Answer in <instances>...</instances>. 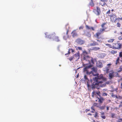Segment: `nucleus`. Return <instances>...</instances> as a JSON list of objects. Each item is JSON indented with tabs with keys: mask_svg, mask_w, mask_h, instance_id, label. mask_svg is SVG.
<instances>
[{
	"mask_svg": "<svg viewBox=\"0 0 122 122\" xmlns=\"http://www.w3.org/2000/svg\"><path fill=\"white\" fill-rule=\"evenodd\" d=\"M83 59L84 60L88 61L89 63L91 64L88 66H86L83 69V72L88 75L90 76L91 77L90 80L91 82H93L92 85V88L93 90L96 89H98L99 87H103L106 85L105 83L104 82L106 80L105 78L102 75L95 76L97 75V74H94V72L96 73L97 72V68L93 67L91 69L92 71L89 72L87 69L91 67L94 63V60L92 57H89L88 56H84Z\"/></svg>",
	"mask_w": 122,
	"mask_h": 122,
	"instance_id": "obj_1",
	"label": "nucleus"
},
{
	"mask_svg": "<svg viewBox=\"0 0 122 122\" xmlns=\"http://www.w3.org/2000/svg\"><path fill=\"white\" fill-rule=\"evenodd\" d=\"M81 81H82L83 82H85V83L86 82L87 85L88 87H89L90 86V85L89 84V81L86 75H85L84 77V78L82 79L81 80Z\"/></svg>",
	"mask_w": 122,
	"mask_h": 122,
	"instance_id": "obj_2",
	"label": "nucleus"
},
{
	"mask_svg": "<svg viewBox=\"0 0 122 122\" xmlns=\"http://www.w3.org/2000/svg\"><path fill=\"white\" fill-rule=\"evenodd\" d=\"M118 75V73L112 71L111 72L109 73V78L110 79H112L113 77L117 76Z\"/></svg>",
	"mask_w": 122,
	"mask_h": 122,
	"instance_id": "obj_3",
	"label": "nucleus"
},
{
	"mask_svg": "<svg viewBox=\"0 0 122 122\" xmlns=\"http://www.w3.org/2000/svg\"><path fill=\"white\" fill-rule=\"evenodd\" d=\"M111 65V64H108L105 68L104 69V71H106L107 73H109L111 72V70L110 69V66Z\"/></svg>",
	"mask_w": 122,
	"mask_h": 122,
	"instance_id": "obj_4",
	"label": "nucleus"
},
{
	"mask_svg": "<svg viewBox=\"0 0 122 122\" xmlns=\"http://www.w3.org/2000/svg\"><path fill=\"white\" fill-rule=\"evenodd\" d=\"M85 41L80 39H77L76 41V43L78 45H81L85 43Z\"/></svg>",
	"mask_w": 122,
	"mask_h": 122,
	"instance_id": "obj_5",
	"label": "nucleus"
},
{
	"mask_svg": "<svg viewBox=\"0 0 122 122\" xmlns=\"http://www.w3.org/2000/svg\"><path fill=\"white\" fill-rule=\"evenodd\" d=\"M111 20L112 22H114L117 20L116 16L114 14H112L109 15Z\"/></svg>",
	"mask_w": 122,
	"mask_h": 122,
	"instance_id": "obj_6",
	"label": "nucleus"
},
{
	"mask_svg": "<svg viewBox=\"0 0 122 122\" xmlns=\"http://www.w3.org/2000/svg\"><path fill=\"white\" fill-rule=\"evenodd\" d=\"M121 47V44L120 43L117 42L115 44V46H114L113 47V48L118 49H120Z\"/></svg>",
	"mask_w": 122,
	"mask_h": 122,
	"instance_id": "obj_7",
	"label": "nucleus"
},
{
	"mask_svg": "<svg viewBox=\"0 0 122 122\" xmlns=\"http://www.w3.org/2000/svg\"><path fill=\"white\" fill-rule=\"evenodd\" d=\"M73 58L76 59V60H78L80 58L79 54L78 52L76 53L74 55Z\"/></svg>",
	"mask_w": 122,
	"mask_h": 122,
	"instance_id": "obj_8",
	"label": "nucleus"
},
{
	"mask_svg": "<svg viewBox=\"0 0 122 122\" xmlns=\"http://www.w3.org/2000/svg\"><path fill=\"white\" fill-rule=\"evenodd\" d=\"M97 98V100H96V101L97 102H99L101 103H102L103 100H104V99L103 98L100 97H97L96 98Z\"/></svg>",
	"mask_w": 122,
	"mask_h": 122,
	"instance_id": "obj_9",
	"label": "nucleus"
},
{
	"mask_svg": "<svg viewBox=\"0 0 122 122\" xmlns=\"http://www.w3.org/2000/svg\"><path fill=\"white\" fill-rule=\"evenodd\" d=\"M100 92H96L95 91H94L92 92V96L93 97L94 95H96L98 96L99 97H100Z\"/></svg>",
	"mask_w": 122,
	"mask_h": 122,
	"instance_id": "obj_10",
	"label": "nucleus"
},
{
	"mask_svg": "<svg viewBox=\"0 0 122 122\" xmlns=\"http://www.w3.org/2000/svg\"><path fill=\"white\" fill-rule=\"evenodd\" d=\"M106 54L105 53H102L99 54L97 55V57L99 58H103L106 56Z\"/></svg>",
	"mask_w": 122,
	"mask_h": 122,
	"instance_id": "obj_11",
	"label": "nucleus"
},
{
	"mask_svg": "<svg viewBox=\"0 0 122 122\" xmlns=\"http://www.w3.org/2000/svg\"><path fill=\"white\" fill-rule=\"evenodd\" d=\"M96 12L95 13L97 15H99L100 14V9L98 7H97V10Z\"/></svg>",
	"mask_w": 122,
	"mask_h": 122,
	"instance_id": "obj_12",
	"label": "nucleus"
},
{
	"mask_svg": "<svg viewBox=\"0 0 122 122\" xmlns=\"http://www.w3.org/2000/svg\"><path fill=\"white\" fill-rule=\"evenodd\" d=\"M97 65L98 66L100 67H102L103 66L102 63L99 61L97 62Z\"/></svg>",
	"mask_w": 122,
	"mask_h": 122,
	"instance_id": "obj_13",
	"label": "nucleus"
},
{
	"mask_svg": "<svg viewBox=\"0 0 122 122\" xmlns=\"http://www.w3.org/2000/svg\"><path fill=\"white\" fill-rule=\"evenodd\" d=\"M45 34L46 36V37L47 38H49V39H51V37L52 38V36H52V35H48V33L46 32V33H45Z\"/></svg>",
	"mask_w": 122,
	"mask_h": 122,
	"instance_id": "obj_14",
	"label": "nucleus"
},
{
	"mask_svg": "<svg viewBox=\"0 0 122 122\" xmlns=\"http://www.w3.org/2000/svg\"><path fill=\"white\" fill-rule=\"evenodd\" d=\"M75 30H74L72 33V36L73 37H74L77 35V34L75 32Z\"/></svg>",
	"mask_w": 122,
	"mask_h": 122,
	"instance_id": "obj_15",
	"label": "nucleus"
},
{
	"mask_svg": "<svg viewBox=\"0 0 122 122\" xmlns=\"http://www.w3.org/2000/svg\"><path fill=\"white\" fill-rule=\"evenodd\" d=\"M98 45V44L97 43L95 42H94L93 43H90L89 45V46H95Z\"/></svg>",
	"mask_w": 122,
	"mask_h": 122,
	"instance_id": "obj_16",
	"label": "nucleus"
},
{
	"mask_svg": "<svg viewBox=\"0 0 122 122\" xmlns=\"http://www.w3.org/2000/svg\"><path fill=\"white\" fill-rule=\"evenodd\" d=\"M87 52L85 51H83V57L84 56H86L87 55Z\"/></svg>",
	"mask_w": 122,
	"mask_h": 122,
	"instance_id": "obj_17",
	"label": "nucleus"
},
{
	"mask_svg": "<svg viewBox=\"0 0 122 122\" xmlns=\"http://www.w3.org/2000/svg\"><path fill=\"white\" fill-rule=\"evenodd\" d=\"M101 32H98L96 33V35H95V36L97 38H98L99 37V36L101 34Z\"/></svg>",
	"mask_w": 122,
	"mask_h": 122,
	"instance_id": "obj_18",
	"label": "nucleus"
},
{
	"mask_svg": "<svg viewBox=\"0 0 122 122\" xmlns=\"http://www.w3.org/2000/svg\"><path fill=\"white\" fill-rule=\"evenodd\" d=\"M119 58L118 57L116 61L115 62V64L116 65H117L119 64Z\"/></svg>",
	"mask_w": 122,
	"mask_h": 122,
	"instance_id": "obj_19",
	"label": "nucleus"
},
{
	"mask_svg": "<svg viewBox=\"0 0 122 122\" xmlns=\"http://www.w3.org/2000/svg\"><path fill=\"white\" fill-rule=\"evenodd\" d=\"M58 38L59 37L57 36H55L54 38L55 40L56 41H59L60 40Z\"/></svg>",
	"mask_w": 122,
	"mask_h": 122,
	"instance_id": "obj_20",
	"label": "nucleus"
},
{
	"mask_svg": "<svg viewBox=\"0 0 122 122\" xmlns=\"http://www.w3.org/2000/svg\"><path fill=\"white\" fill-rule=\"evenodd\" d=\"M100 49V48L97 47H94L92 48V50L94 51H97Z\"/></svg>",
	"mask_w": 122,
	"mask_h": 122,
	"instance_id": "obj_21",
	"label": "nucleus"
},
{
	"mask_svg": "<svg viewBox=\"0 0 122 122\" xmlns=\"http://www.w3.org/2000/svg\"><path fill=\"white\" fill-rule=\"evenodd\" d=\"M114 40V39H110L108 40V42H112Z\"/></svg>",
	"mask_w": 122,
	"mask_h": 122,
	"instance_id": "obj_22",
	"label": "nucleus"
},
{
	"mask_svg": "<svg viewBox=\"0 0 122 122\" xmlns=\"http://www.w3.org/2000/svg\"><path fill=\"white\" fill-rule=\"evenodd\" d=\"M73 53L74 52V50L71 49H69L68 51V53L69 54L70 52Z\"/></svg>",
	"mask_w": 122,
	"mask_h": 122,
	"instance_id": "obj_23",
	"label": "nucleus"
},
{
	"mask_svg": "<svg viewBox=\"0 0 122 122\" xmlns=\"http://www.w3.org/2000/svg\"><path fill=\"white\" fill-rule=\"evenodd\" d=\"M68 30H67V32H66V36H64V37H63V38L65 39V40H66V39H67V38L68 37V36H67V34H68Z\"/></svg>",
	"mask_w": 122,
	"mask_h": 122,
	"instance_id": "obj_24",
	"label": "nucleus"
},
{
	"mask_svg": "<svg viewBox=\"0 0 122 122\" xmlns=\"http://www.w3.org/2000/svg\"><path fill=\"white\" fill-rule=\"evenodd\" d=\"M106 29V28H103L102 29H100V32L101 33L103 31L105 30Z\"/></svg>",
	"mask_w": 122,
	"mask_h": 122,
	"instance_id": "obj_25",
	"label": "nucleus"
},
{
	"mask_svg": "<svg viewBox=\"0 0 122 122\" xmlns=\"http://www.w3.org/2000/svg\"><path fill=\"white\" fill-rule=\"evenodd\" d=\"M117 51L114 50L111 51H110V53H112V54H115L117 53Z\"/></svg>",
	"mask_w": 122,
	"mask_h": 122,
	"instance_id": "obj_26",
	"label": "nucleus"
},
{
	"mask_svg": "<svg viewBox=\"0 0 122 122\" xmlns=\"http://www.w3.org/2000/svg\"><path fill=\"white\" fill-rule=\"evenodd\" d=\"M86 29L88 30L91 29V27H90L88 26L87 25H86Z\"/></svg>",
	"mask_w": 122,
	"mask_h": 122,
	"instance_id": "obj_27",
	"label": "nucleus"
},
{
	"mask_svg": "<svg viewBox=\"0 0 122 122\" xmlns=\"http://www.w3.org/2000/svg\"><path fill=\"white\" fill-rule=\"evenodd\" d=\"M95 115L94 117L95 118H97V117H98V116H97V113L96 112H95Z\"/></svg>",
	"mask_w": 122,
	"mask_h": 122,
	"instance_id": "obj_28",
	"label": "nucleus"
},
{
	"mask_svg": "<svg viewBox=\"0 0 122 122\" xmlns=\"http://www.w3.org/2000/svg\"><path fill=\"white\" fill-rule=\"evenodd\" d=\"M120 33L122 35L118 37V39L119 40H121L122 39V32H121Z\"/></svg>",
	"mask_w": 122,
	"mask_h": 122,
	"instance_id": "obj_29",
	"label": "nucleus"
},
{
	"mask_svg": "<svg viewBox=\"0 0 122 122\" xmlns=\"http://www.w3.org/2000/svg\"><path fill=\"white\" fill-rule=\"evenodd\" d=\"M112 83V82L111 81H108L106 82V84H111Z\"/></svg>",
	"mask_w": 122,
	"mask_h": 122,
	"instance_id": "obj_30",
	"label": "nucleus"
},
{
	"mask_svg": "<svg viewBox=\"0 0 122 122\" xmlns=\"http://www.w3.org/2000/svg\"><path fill=\"white\" fill-rule=\"evenodd\" d=\"M106 23H104L101 26L102 28H104V27L105 26V25H106Z\"/></svg>",
	"mask_w": 122,
	"mask_h": 122,
	"instance_id": "obj_31",
	"label": "nucleus"
},
{
	"mask_svg": "<svg viewBox=\"0 0 122 122\" xmlns=\"http://www.w3.org/2000/svg\"><path fill=\"white\" fill-rule=\"evenodd\" d=\"M76 49L77 50H82V48L81 47H77L76 48Z\"/></svg>",
	"mask_w": 122,
	"mask_h": 122,
	"instance_id": "obj_32",
	"label": "nucleus"
},
{
	"mask_svg": "<svg viewBox=\"0 0 122 122\" xmlns=\"http://www.w3.org/2000/svg\"><path fill=\"white\" fill-rule=\"evenodd\" d=\"M111 116L112 117H115V114L114 113H112Z\"/></svg>",
	"mask_w": 122,
	"mask_h": 122,
	"instance_id": "obj_33",
	"label": "nucleus"
},
{
	"mask_svg": "<svg viewBox=\"0 0 122 122\" xmlns=\"http://www.w3.org/2000/svg\"><path fill=\"white\" fill-rule=\"evenodd\" d=\"M93 105L94 106H96L97 107H98V104L97 103H94L93 104Z\"/></svg>",
	"mask_w": 122,
	"mask_h": 122,
	"instance_id": "obj_34",
	"label": "nucleus"
},
{
	"mask_svg": "<svg viewBox=\"0 0 122 122\" xmlns=\"http://www.w3.org/2000/svg\"><path fill=\"white\" fill-rule=\"evenodd\" d=\"M120 70L118 71L119 72H120L122 71V66L120 67Z\"/></svg>",
	"mask_w": 122,
	"mask_h": 122,
	"instance_id": "obj_35",
	"label": "nucleus"
},
{
	"mask_svg": "<svg viewBox=\"0 0 122 122\" xmlns=\"http://www.w3.org/2000/svg\"><path fill=\"white\" fill-rule=\"evenodd\" d=\"M102 95L104 96H106L107 95V94L105 93H102Z\"/></svg>",
	"mask_w": 122,
	"mask_h": 122,
	"instance_id": "obj_36",
	"label": "nucleus"
},
{
	"mask_svg": "<svg viewBox=\"0 0 122 122\" xmlns=\"http://www.w3.org/2000/svg\"><path fill=\"white\" fill-rule=\"evenodd\" d=\"M74 58H73V57H71L70 58H69V60L71 61V60L73 59H74Z\"/></svg>",
	"mask_w": 122,
	"mask_h": 122,
	"instance_id": "obj_37",
	"label": "nucleus"
},
{
	"mask_svg": "<svg viewBox=\"0 0 122 122\" xmlns=\"http://www.w3.org/2000/svg\"><path fill=\"white\" fill-rule=\"evenodd\" d=\"M90 5L91 6H93L94 5V4L92 2H91L90 3Z\"/></svg>",
	"mask_w": 122,
	"mask_h": 122,
	"instance_id": "obj_38",
	"label": "nucleus"
},
{
	"mask_svg": "<svg viewBox=\"0 0 122 122\" xmlns=\"http://www.w3.org/2000/svg\"><path fill=\"white\" fill-rule=\"evenodd\" d=\"M107 46H109L110 47L112 48V45H111L109 44H107Z\"/></svg>",
	"mask_w": 122,
	"mask_h": 122,
	"instance_id": "obj_39",
	"label": "nucleus"
},
{
	"mask_svg": "<svg viewBox=\"0 0 122 122\" xmlns=\"http://www.w3.org/2000/svg\"><path fill=\"white\" fill-rule=\"evenodd\" d=\"M101 117L103 119H105L106 118V116L104 115L102 116Z\"/></svg>",
	"mask_w": 122,
	"mask_h": 122,
	"instance_id": "obj_40",
	"label": "nucleus"
},
{
	"mask_svg": "<svg viewBox=\"0 0 122 122\" xmlns=\"http://www.w3.org/2000/svg\"><path fill=\"white\" fill-rule=\"evenodd\" d=\"M117 26L118 27H120V26L121 25L119 23H117Z\"/></svg>",
	"mask_w": 122,
	"mask_h": 122,
	"instance_id": "obj_41",
	"label": "nucleus"
},
{
	"mask_svg": "<svg viewBox=\"0 0 122 122\" xmlns=\"http://www.w3.org/2000/svg\"><path fill=\"white\" fill-rule=\"evenodd\" d=\"M120 56V57H122V52H120V53L119 54Z\"/></svg>",
	"mask_w": 122,
	"mask_h": 122,
	"instance_id": "obj_42",
	"label": "nucleus"
},
{
	"mask_svg": "<svg viewBox=\"0 0 122 122\" xmlns=\"http://www.w3.org/2000/svg\"><path fill=\"white\" fill-rule=\"evenodd\" d=\"M91 109L92 110H93L94 111H95V110L94 109V108L93 107H91Z\"/></svg>",
	"mask_w": 122,
	"mask_h": 122,
	"instance_id": "obj_43",
	"label": "nucleus"
},
{
	"mask_svg": "<svg viewBox=\"0 0 122 122\" xmlns=\"http://www.w3.org/2000/svg\"><path fill=\"white\" fill-rule=\"evenodd\" d=\"M110 10H109L106 13V14H110Z\"/></svg>",
	"mask_w": 122,
	"mask_h": 122,
	"instance_id": "obj_44",
	"label": "nucleus"
},
{
	"mask_svg": "<svg viewBox=\"0 0 122 122\" xmlns=\"http://www.w3.org/2000/svg\"><path fill=\"white\" fill-rule=\"evenodd\" d=\"M79 29L80 30L82 29H83V27L82 26H81L79 27Z\"/></svg>",
	"mask_w": 122,
	"mask_h": 122,
	"instance_id": "obj_45",
	"label": "nucleus"
},
{
	"mask_svg": "<svg viewBox=\"0 0 122 122\" xmlns=\"http://www.w3.org/2000/svg\"><path fill=\"white\" fill-rule=\"evenodd\" d=\"M106 4V3L105 2H103V3L102 4V6H103L105 5Z\"/></svg>",
	"mask_w": 122,
	"mask_h": 122,
	"instance_id": "obj_46",
	"label": "nucleus"
},
{
	"mask_svg": "<svg viewBox=\"0 0 122 122\" xmlns=\"http://www.w3.org/2000/svg\"><path fill=\"white\" fill-rule=\"evenodd\" d=\"M91 29H92V30H94V28L92 27H91Z\"/></svg>",
	"mask_w": 122,
	"mask_h": 122,
	"instance_id": "obj_47",
	"label": "nucleus"
},
{
	"mask_svg": "<svg viewBox=\"0 0 122 122\" xmlns=\"http://www.w3.org/2000/svg\"><path fill=\"white\" fill-rule=\"evenodd\" d=\"M101 1H102V2H105V1H106V0H100Z\"/></svg>",
	"mask_w": 122,
	"mask_h": 122,
	"instance_id": "obj_48",
	"label": "nucleus"
},
{
	"mask_svg": "<svg viewBox=\"0 0 122 122\" xmlns=\"http://www.w3.org/2000/svg\"><path fill=\"white\" fill-rule=\"evenodd\" d=\"M107 110H109V107H107Z\"/></svg>",
	"mask_w": 122,
	"mask_h": 122,
	"instance_id": "obj_49",
	"label": "nucleus"
},
{
	"mask_svg": "<svg viewBox=\"0 0 122 122\" xmlns=\"http://www.w3.org/2000/svg\"><path fill=\"white\" fill-rule=\"evenodd\" d=\"M94 111H94L93 110L91 111V112L93 113L94 112Z\"/></svg>",
	"mask_w": 122,
	"mask_h": 122,
	"instance_id": "obj_50",
	"label": "nucleus"
},
{
	"mask_svg": "<svg viewBox=\"0 0 122 122\" xmlns=\"http://www.w3.org/2000/svg\"><path fill=\"white\" fill-rule=\"evenodd\" d=\"M101 109H104V107H102L101 108Z\"/></svg>",
	"mask_w": 122,
	"mask_h": 122,
	"instance_id": "obj_51",
	"label": "nucleus"
},
{
	"mask_svg": "<svg viewBox=\"0 0 122 122\" xmlns=\"http://www.w3.org/2000/svg\"><path fill=\"white\" fill-rule=\"evenodd\" d=\"M88 115H92L90 113H89L88 114Z\"/></svg>",
	"mask_w": 122,
	"mask_h": 122,
	"instance_id": "obj_52",
	"label": "nucleus"
},
{
	"mask_svg": "<svg viewBox=\"0 0 122 122\" xmlns=\"http://www.w3.org/2000/svg\"><path fill=\"white\" fill-rule=\"evenodd\" d=\"M93 122H95V121L94 120H93Z\"/></svg>",
	"mask_w": 122,
	"mask_h": 122,
	"instance_id": "obj_53",
	"label": "nucleus"
},
{
	"mask_svg": "<svg viewBox=\"0 0 122 122\" xmlns=\"http://www.w3.org/2000/svg\"><path fill=\"white\" fill-rule=\"evenodd\" d=\"M121 86L122 87V83L121 84Z\"/></svg>",
	"mask_w": 122,
	"mask_h": 122,
	"instance_id": "obj_54",
	"label": "nucleus"
},
{
	"mask_svg": "<svg viewBox=\"0 0 122 122\" xmlns=\"http://www.w3.org/2000/svg\"><path fill=\"white\" fill-rule=\"evenodd\" d=\"M100 122V121H97V122Z\"/></svg>",
	"mask_w": 122,
	"mask_h": 122,
	"instance_id": "obj_55",
	"label": "nucleus"
},
{
	"mask_svg": "<svg viewBox=\"0 0 122 122\" xmlns=\"http://www.w3.org/2000/svg\"><path fill=\"white\" fill-rule=\"evenodd\" d=\"M113 10H112V11H113Z\"/></svg>",
	"mask_w": 122,
	"mask_h": 122,
	"instance_id": "obj_56",
	"label": "nucleus"
},
{
	"mask_svg": "<svg viewBox=\"0 0 122 122\" xmlns=\"http://www.w3.org/2000/svg\"><path fill=\"white\" fill-rule=\"evenodd\" d=\"M68 54H65V55H67Z\"/></svg>",
	"mask_w": 122,
	"mask_h": 122,
	"instance_id": "obj_57",
	"label": "nucleus"
},
{
	"mask_svg": "<svg viewBox=\"0 0 122 122\" xmlns=\"http://www.w3.org/2000/svg\"><path fill=\"white\" fill-rule=\"evenodd\" d=\"M97 41H99L98 40H97Z\"/></svg>",
	"mask_w": 122,
	"mask_h": 122,
	"instance_id": "obj_58",
	"label": "nucleus"
},
{
	"mask_svg": "<svg viewBox=\"0 0 122 122\" xmlns=\"http://www.w3.org/2000/svg\"><path fill=\"white\" fill-rule=\"evenodd\" d=\"M121 120L122 121V118L121 119Z\"/></svg>",
	"mask_w": 122,
	"mask_h": 122,
	"instance_id": "obj_59",
	"label": "nucleus"
},
{
	"mask_svg": "<svg viewBox=\"0 0 122 122\" xmlns=\"http://www.w3.org/2000/svg\"><path fill=\"white\" fill-rule=\"evenodd\" d=\"M109 100V101L110 102V101H110V100Z\"/></svg>",
	"mask_w": 122,
	"mask_h": 122,
	"instance_id": "obj_60",
	"label": "nucleus"
},
{
	"mask_svg": "<svg viewBox=\"0 0 122 122\" xmlns=\"http://www.w3.org/2000/svg\"><path fill=\"white\" fill-rule=\"evenodd\" d=\"M109 100V101L110 102V101H110V100Z\"/></svg>",
	"mask_w": 122,
	"mask_h": 122,
	"instance_id": "obj_61",
	"label": "nucleus"
},
{
	"mask_svg": "<svg viewBox=\"0 0 122 122\" xmlns=\"http://www.w3.org/2000/svg\"><path fill=\"white\" fill-rule=\"evenodd\" d=\"M103 121V122H104V121Z\"/></svg>",
	"mask_w": 122,
	"mask_h": 122,
	"instance_id": "obj_62",
	"label": "nucleus"
}]
</instances>
